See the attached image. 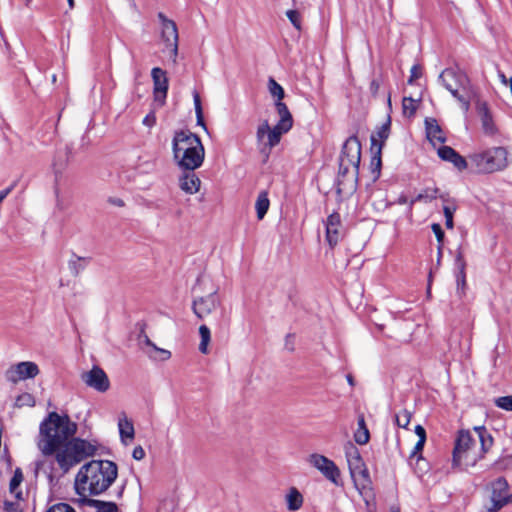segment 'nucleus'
Instances as JSON below:
<instances>
[{"instance_id": "58836bf2", "label": "nucleus", "mask_w": 512, "mask_h": 512, "mask_svg": "<svg viewBox=\"0 0 512 512\" xmlns=\"http://www.w3.org/2000/svg\"><path fill=\"white\" fill-rule=\"evenodd\" d=\"M370 439V434L368 429H357L354 434V440L356 443L360 445H365L368 443Z\"/></svg>"}, {"instance_id": "8fccbe9b", "label": "nucleus", "mask_w": 512, "mask_h": 512, "mask_svg": "<svg viewBox=\"0 0 512 512\" xmlns=\"http://www.w3.org/2000/svg\"><path fill=\"white\" fill-rule=\"evenodd\" d=\"M5 511L6 512H22V509H21L19 503L6 502L5 503Z\"/></svg>"}, {"instance_id": "13d9d810", "label": "nucleus", "mask_w": 512, "mask_h": 512, "mask_svg": "<svg viewBox=\"0 0 512 512\" xmlns=\"http://www.w3.org/2000/svg\"><path fill=\"white\" fill-rule=\"evenodd\" d=\"M397 203H398V204H407V203H409V204H410V201H408V198H407L405 195H401V196L398 198Z\"/></svg>"}, {"instance_id": "7ed1b4c3", "label": "nucleus", "mask_w": 512, "mask_h": 512, "mask_svg": "<svg viewBox=\"0 0 512 512\" xmlns=\"http://www.w3.org/2000/svg\"><path fill=\"white\" fill-rule=\"evenodd\" d=\"M117 465L110 460H92L76 474L75 490L83 498L105 492L116 480Z\"/></svg>"}, {"instance_id": "72a5a7b5", "label": "nucleus", "mask_w": 512, "mask_h": 512, "mask_svg": "<svg viewBox=\"0 0 512 512\" xmlns=\"http://www.w3.org/2000/svg\"><path fill=\"white\" fill-rule=\"evenodd\" d=\"M411 420V414L408 410L403 409L395 415V423L401 428H407Z\"/></svg>"}, {"instance_id": "09e8293b", "label": "nucleus", "mask_w": 512, "mask_h": 512, "mask_svg": "<svg viewBox=\"0 0 512 512\" xmlns=\"http://www.w3.org/2000/svg\"><path fill=\"white\" fill-rule=\"evenodd\" d=\"M145 455H146V453H145L144 449L142 448V446L138 445L133 449L132 457L135 460L140 461L145 457Z\"/></svg>"}, {"instance_id": "79ce46f5", "label": "nucleus", "mask_w": 512, "mask_h": 512, "mask_svg": "<svg viewBox=\"0 0 512 512\" xmlns=\"http://www.w3.org/2000/svg\"><path fill=\"white\" fill-rule=\"evenodd\" d=\"M345 455H346L347 462L361 456L357 447L355 445H353L352 443H348L345 446Z\"/></svg>"}, {"instance_id": "f8f14e48", "label": "nucleus", "mask_w": 512, "mask_h": 512, "mask_svg": "<svg viewBox=\"0 0 512 512\" xmlns=\"http://www.w3.org/2000/svg\"><path fill=\"white\" fill-rule=\"evenodd\" d=\"M490 506L488 512H497L505 506V497L508 495L509 484L504 477H499L490 483Z\"/></svg>"}, {"instance_id": "aec40b11", "label": "nucleus", "mask_w": 512, "mask_h": 512, "mask_svg": "<svg viewBox=\"0 0 512 512\" xmlns=\"http://www.w3.org/2000/svg\"><path fill=\"white\" fill-rule=\"evenodd\" d=\"M118 429L120 434L121 442L124 445H129L135 436L134 425L126 414L122 413L118 419Z\"/></svg>"}, {"instance_id": "a878e982", "label": "nucleus", "mask_w": 512, "mask_h": 512, "mask_svg": "<svg viewBox=\"0 0 512 512\" xmlns=\"http://www.w3.org/2000/svg\"><path fill=\"white\" fill-rule=\"evenodd\" d=\"M438 192L439 190L436 187H428L423 189L414 199L410 200V208L416 202H431L432 200L437 198Z\"/></svg>"}, {"instance_id": "864d4df0", "label": "nucleus", "mask_w": 512, "mask_h": 512, "mask_svg": "<svg viewBox=\"0 0 512 512\" xmlns=\"http://www.w3.org/2000/svg\"><path fill=\"white\" fill-rule=\"evenodd\" d=\"M14 187H15V184H12L8 188H6L0 192V204L11 193V191L14 189Z\"/></svg>"}, {"instance_id": "37998d69", "label": "nucleus", "mask_w": 512, "mask_h": 512, "mask_svg": "<svg viewBox=\"0 0 512 512\" xmlns=\"http://www.w3.org/2000/svg\"><path fill=\"white\" fill-rule=\"evenodd\" d=\"M454 211L455 209L454 208H451L449 206H444L443 208V212H444V216H445V225L448 229H452L453 228V214H454Z\"/></svg>"}, {"instance_id": "680f3d73", "label": "nucleus", "mask_w": 512, "mask_h": 512, "mask_svg": "<svg viewBox=\"0 0 512 512\" xmlns=\"http://www.w3.org/2000/svg\"><path fill=\"white\" fill-rule=\"evenodd\" d=\"M112 203L120 207L124 205V202L121 199H115Z\"/></svg>"}, {"instance_id": "5701e85b", "label": "nucleus", "mask_w": 512, "mask_h": 512, "mask_svg": "<svg viewBox=\"0 0 512 512\" xmlns=\"http://www.w3.org/2000/svg\"><path fill=\"white\" fill-rule=\"evenodd\" d=\"M371 171L374 174V178H378L380 175L382 160H381V144H378V140L375 136L371 138Z\"/></svg>"}, {"instance_id": "e2e57ef3", "label": "nucleus", "mask_w": 512, "mask_h": 512, "mask_svg": "<svg viewBox=\"0 0 512 512\" xmlns=\"http://www.w3.org/2000/svg\"><path fill=\"white\" fill-rule=\"evenodd\" d=\"M347 381H348V383H349L351 386H353V385H354L353 377H352L351 375H348V376H347Z\"/></svg>"}, {"instance_id": "3c124183", "label": "nucleus", "mask_w": 512, "mask_h": 512, "mask_svg": "<svg viewBox=\"0 0 512 512\" xmlns=\"http://www.w3.org/2000/svg\"><path fill=\"white\" fill-rule=\"evenodd\" d=\"M424 444H425V441L423 440H418L417 443L415 444L414 446V449L410 455V457H415L419 452L422 451L423 447H424Z\"/></svg>"}, {"instance_id": "bb28decb", "label": "nucleus", "mask_w": 512, "mask_h": 512, "mask_svg": "<svg viewBox=\"0 0 512 512\" xmlns=\"http://www.w3.org/2000/svg\"><path fill=\"white\" fill-rule=\"evenodd\" d=\"M24 479L23 472L21 468H16L14 471V475L9 483V490L12 494L16 496V498H21V491L19 490V486Z\"/></svg>"}, {"instance_id": "20e7f679", "label": "nucleus", "mask_w": 512, "mask_h": 512, "mask_svg": "<svg viewBox=\"0 0 512 512\" xmlns=\"http://www.w3.org/2000/svg\"><path fill=\"white\" fill-rule=\"evenodd\" d=\"M172 151L176 164L186 171L199 168L205 158L201 139L189 130H179L174 133Z\"/></svg>"}, {"instance_id": "f3484780", "label": "nucleus", "mask_w": 512, "mask_h": 512, "mask_svg": "<svg viewBox=\"0 0 512 512\" xmlns=\"http://www.w3.org/2000/svg\"><path fill=\"white\" fill-rule=\"evenodd\" d=\"M325 227L326 241L330 247L336 246L342 237L340 215L336 212L330 214L325 222Z\"/></svg>"}, {"instance_id": "9d476101", "label": "nucleus", "mask_w": 512, "mask_h": 512, "mask_svg": "<svg viewBox=\"0 0 512 512\" xmlns=\"http://www.w3.org/2000/svg\"><path fill=\"white\" fill-rule=\"evenodd\" d=\"M38 374L39 368L36 363L23 361L9 367L5 372V377L7 381L16 384L19 381L34 378Z\"/></svg>"}, {"instance_id": "6e6552de", "label": "nucleus", "mask_w": 512, "mask_h": 512, "mask_svg": "<svg viewBox=\"0 0 512 512\" xmlns=\"http://www.w3.org/2000/svg\"><path fill=\"white\" fill-rule=\"evenodd\" d=\"M161 22V39L165 47L170 50V58L174 64L178 56V30L176 23L168 19L163 13H158Z\"/></svg>"}, {"instance_id": "393cba45", "label": "nucleus", "mask_w": 512, "mask_h": 512, "mask_svg": "<svg viewBox=\"0 0 512 512\" xmlns=\"http://www.w3.org/2000/svg\"><path fill=\"white\" fill-rule=\"evenodd\" d=\"M269 207H270V200L268 198V192L265 190L261 191L258 194V197L255 202L256 214H257V218L259 220H262L265 217Z\"/></svg>"}, {"instance_id": "423d86ee", "label": "nucleus", "mask_w": 512, "mask_h": 512, "mask_svg": "<svg viewBox=\"0 0 512 512\" xmlns=\"http://www.w3.org/2000/svg\"><path fill=\"white\" fill-rule=\"evenodd\" d=\"M439 81L460 103L462 110L467 112L471 101V91L467 76L453 68H446L439 75Z\"/></svg>"}, {"instance_id": "e433bc0d", "label": "nucleus", "mask_w": 512, "mask_h": 512, "mask_svg": "<svg viewBox=\"0 0 512 512\" xmlns=\"http://www.w3.org/2000/svg\"><path fill=\"white\" fill-rule=\"evenodd\" d=\"M450 162L460 171H463L470 167L469 157L465 159L458 152Z\"/></svg>"}, {"instance_id": "7c9ffc66", "label": "nucleus", "mask_w": 512, "mask_h": 512, "mask_svg": "<svg viewBox=\"0 0 512 512\" xmlns=\"http://www.w3.org/2000/svg\"><path fill=\"white\" fill-rule=\"evenodd\" d=\"M36 404V400L34 396L30 393L24 392L17 396L14 406L16 408H23V407H34Z\"/></svg>"}, {"instance_id": "4468645a", "label": "nucleus", "mask_w": 512, "mask_h": 512, "mask_svg": "<svg viewBox=\"0 0 512 512\" xmlns=\"http://www.w3.org/2000/svg\"><path fill=\"white\" fill-rule=\"evenodd\" d=\"M347 463L356 488L359 490L361 494H363V491L369 488L371 481L369 477V472L366 469L361 456H359L356 459H352Z\"/></svg>"}, {"instance_id": "de8ad7c7", "label": "nucleus", "mask_w": 512, "mask_h": 512, "mask_svg": "<svg viewBox=\"0 0 512 512\" xmlns=\"http://www.w3.org/2000/svg\"><path fill=\"white\" fill-rule=\"evenodd\" d=\"M81 260V258H78L77 260L69 262V268L74 276H78V274L84 269V265L80 263Z\"/></svg>"}, {"instance_id": "a19ab883", "label": "nucleus", "mask_w": 512, "mask_h": 512, "mask_svg": "<svg viewBox=\"0 0 512 512\" xmlns=\"http://www.w3.org/2000/svg\"><path fill=\"white\" fill-rule=\"evenodd\" d=\"M45 512H76L75 509L67 503H56L50 506Z\"/></svg>"}, {"instance_id": "4d7b16f0", "label": "nucleus", "mask_w": 512, "mask_h": 512, "mask_svg": "<svg viewBox=\"0 0 512 512\" xmlns=\"http://www.w3.org/2000/svg\"><path fill=\"white\" fill-rule=\"evenodd\" d=\"M358 429H367L363 416L358 419Z\"/></svg>"}, {"instance_id": "a211bd4d", "label": "nucleus", "mask_w": 512, "mask_h": 512, "mask_svg": "<svg viewBox=\"0 0 512 512\" xmlns=\"http://www.w3.org/2000/svg\"><path fill=\"white\" fill-rule=\"evenodd\" d=\"M427 139L433 144H442L446 141L445 134L434 118H426L425 120Z\"/></svg>"}, {"instance_id": "c03bdc74", "label": "nucleus", "mask_w": 512, "mask_h": 512, "mask_svg": "<svg viewBox=\"0 0 512 512\" xmlns=\"http://www.w3.org/2000/svg\"><path fill=\"white\" fill-rule=\"evenodd\" d=\"M286 16L296 29L299 30L301 28L300 15L296 10H288Z\"/></svg>"}, {"instance_id": "6e6d98bb", "label": "nucleus", "mask_w": 512, "mask_h": 512, "mask_svg": "<svg viewBox=\"0 0 512 512\" xmlns=\"http://www.w3.org/2000/svg\"><path fill=\"white\" fill-rule=\"evenodd\" d=\"M145 343H146L147 345H149V346L153 347L154 349L158 350V348H157V347H156V346L151 342V340H150L148 337H146V339H145ZM159 351H161L162 353H164V354L166 355V358H169V357H170V355H171V354H170V352H169V351H167V350L159 349Z\"/></svg>"}, {"instance_id": "473e14b6", "label": "nucleus", "mask_w": 512, "mask_h": 512, "mask_svg": "<svg viewBox=\"0 0 512 512\" xmlns=\"http://www.w3.org/2000/svg\"><path fill=\"white\" fill-rule=\"evenodd\" d=\"M403 113L406 116H413L417 110L416 101L411 97H404L402 101Z\"/></svg>"}, {"instance_id": "0eeeda50", "label": "nucleus", "mask_w": 512, "mask_h": 512, "mask_svg": "<svg viewBox=\"0 0 512 512\" xmlns=\"http://www.w3.org/2000/svg\"><path fill=\"white\" fill-rule=\"evenodd\" d=\"M361 160V144L356 136L349 137L342 148L339 158V175L346 176L352 173L354 177L358 175L359 164Z\"/></svg>"}, {"instance_id": "ddd939ff", "label": "nucleus", "mask_w": 512, "mask_h": 512, "mask_svg": "<svg viewBox=\"0 0 512 512\" xmlns=\"http://www.w3.org/2000/svg\"><path fill=\"white\" fill-rule=\"evenodd\" d=\"M285 133L287 131H282V128L278 125L271 128L268 122L264 121L258 126L256 137L258 143L263 144L268 149H272L280 142L282 135Z\"/></svg>"}, {"instance_id": "cd10ccee", "label": "nucleus", "mask_w": 512, "mask_h": 512, "mask_svg": "<svg viewBox=\"0 0 512 512\" xmlns=\"http://www.w3.org/2000/svg\"><path fill=\"white\" fill-rule=\"evenodd\" d=\"M268 90L271 96L275 99V103L283 102V98L285 96V92L283 87L276 82V80L272 77L268 80Z\"/></svg>"}, {"instance_id": "5fc2aeb1", "label": "nucleus", "mask_w": 512, "mask_h": 512, "mask_svg": "<svg viewBox=\"0 0 512 512\" xmlns=\"http://www.w3.org/2000/svg\"><path fill=\"white\" fill-rule=\"evenodd\" d=\"M143 124L148 126V127H151L155 124V116L153 114H149L147 115L144 119H143Z\"/></svg>"}, {"instance_id": "0e129e2a", "label": "nucleus", "mask_w": 512, "mask_h": 512, "mask_svg": "<svg viewBox=\"0 0 512 512\" xmlns=\"http://www.w3.org/2000/svg\"><path fill=\"white\" fill-rule=\"evenodd\" d=\"M68 1V4H69V7L72 9L74 8V0H67Z\"/></svg>"}, {"instance_id": "ea45409f", "label": "nucleus", "mask_w": 512, "mask_h": 512, "mask_svg": "<svg viewBox=\"0 0 512 512\" xmlns=\"http://www.w3.org/2000/svg\"><path fill=\"white\" fill-rule=\"evenodd\" d=\"M456 266L459 269V273L457 275V282H458V284L460 282L462 284H464L465 283V273H464L465 262H464L463 257H462L461 254H458V256L456 258Z\"/></svg>"}, {"instance_id": "412c9836", "label": "nucleus", "mask_w": 512, "mask_h": 512, "mask_svg": "<svg viewBox=\"0 0 512 512\" xmlns=\"http://www.w3.org/2000/svg\"><path fill=\"white\" fill-rule=\"evenodd\" d=\"M478 113L480 116L483 132L488 136H493L497 133V127L493 121L492 115L486 103L478 105Z\"/></svg>"}, {"instance_id": "bf43d9fd", "label": "nucleus", "mask_w": 512, "mask_h": 512, "mask_svg": "<svg viewBox=\"0 0 512 512\" xmlns=\"http://www.w3.org/2000/svg\"><path fill=\"white\" fill-rule=\"evenodd\" d=\"M499 78L504 85L509 84V79L506 78L504 73H499Z\"/></svg>"}, {"instance_id": "c756f323", "label": "nucleus", "mask_w": 512, "mask_h": 512, "mask_svg": "<svg viewBox=\"0 0 512 512\" xmlns=\"http://www.w3.org/2000/svg\"><path fill=\"white\" fill-rule=\"evenodd\" d=\"M193 100H194V107H195L197 124L199 126H201L206 132H208V128H207V126L205 124V121H204V116H203V110H202L200 95L196 91H194V93H193Z\"/></svg>"}, {"instance_id": "c9c22d12", "label": "nucleus", "mask_w": 512, "mask_h": 512, "mask_svg": "<svg viewBox=\"0 0 512 512\" xmlns=\"http://www.w3.org/2000/svg\"><path fill=\"white\" fill-rule=\"evenodd\" d=\"M88 501L97 504L96 512H118V507L113 502H100L95 500Z\"/></svg>"}, {"instance_id": "f704fd0d", "label": "nucleus", "mask_w": 512, "mask_h": 512, "mask_svg": "<svg viewBox=\"0 0 512 512\" xmlns=\"http://www.w3.org/2000/svg\"><path fill=\"white\" fill-rule=\"evenodd\" d=\"M494 404L502 410L512 412V395L498 397L494 399Z\"/></svg>"}, {"instance_id": "4be33fe9", "label": "nucleus", "mask_w": 512, "mask_h": 512, "mask_svg": "<svg viewBox=\"0 0 512 512\" xmlns=\"http://www.w3.org/2000/svg\"><path fill=\"white\" fill-rule=\"evenodd\" d=\"M275 109L279 115V121L276 125L282 128V131H289L293 126V117L284 102L275 103Z\"/></svg>"}, {"instance_id": "2f4dec72", "label": "nucleus", "mask_w": 512, "mask_h": 512, "mask_svg": "<svg viewBox=\"0 0 512 512\" xmlns=\"http://www.w3.org/2000/svg\"><path fill=\"white\" fill-rule=\"evenodd\" d=\"M390 124H391V122H390V118H389L388 121L386 123H384L380 128H378L376 133L371 136V138L373 136H375L377 138L378 144H381V149L383 148V146L385 144V141L389 137V134H390Z\"/></svg>"}, {"instance_id": "dca6fc26", "label": "nucleus", "mask_w": 512, "mask_h": 512, "mask_svg": "<svg viewBox=\"0 0 512 512\" xmlns=\"http://www.w3.org/2000/svg\"><path fill=\"white\" fill-rule=\"evenodd\" d=\"M151 77L154 85L155 100L163 103L168 92V78L166 71L159 67H154L151 70Z\"/></svg>"}, {"instance_id": "f03ea898", "label": "nucleus", "mask_w": 512, "mask_h": 512, "mask_svg": "<svg viewBox=\"0 0 512 512\" xmlns=\"http://www.w3.org/2000/svg\"><path fill=\"white\" fill-rule=\"evenodd\" d=\"M493 443V437L485 426H475L473 432L464 429L458 431L453 448V465L464 468L475 466Z\"/></svg>"}, {"instance_id": "f257e3e1", "label": "nucleus", "mask_w": 512, "mask_h": 512, "mask_svg": "<svg viewBox=\"0 0 512 512\" xmlns=\"http://www.w3.org/2000/svg\"><path fill=\"white\" fill-rule=\"evenodd\" d=\"M77 424L68 415L49 413L39 429L37 446L44 456H54L59 468L66 474L84 459L97 454L95 441L75 437Z\"/></svg>"}, {"instance_id": "9b49d317", "label": "nucleus", "mask_w": 512, "mask_h": 512, "mask_svg": "<svg viewBox=\"0 0 512 512\" xmlns=\"http://www.w3.org/2000/svg\"><path fill=\"white\" fill-rule=\"evenodd\" d=\"M80 378L87 387L97 392L104 393L110 388V380L99 366H93L90 370L82 372Z\"/></svg>"}, {"instance_id": "c85d7f7f", "label": "nucleus", "mask_w": 512, "mask_h": 512, "mask_svg": "<svg viewBox=\"0 0 512 512\" xmlns=\"http://www.w3.org/2000/svg\"><path fill=\"white\" fill-rule=\"evenodd\" d=\"M199 335L201 338V341L199 344V351L203 354H207L209 352L208 345L211 341L210 329L206 325H201L199 327Z\"/></svg>"}, {"instance_id": "052dcab7", "label": "nucleus", "mask_w": 512, "mask_h": 512, "mask_svg": "<svg viewBox=\"0 0 512 512\" xmlns=\"http://www.w3.org/2000/svg\"><path fill=\"white\" fill-rule=\"evenodd\" d=\"M512 503V493L511 494H508L506 497H505V506L507 504H510Z\"/></svg>"}, {"instance_id": "603ef678", "label": "nucleus", "mask_w": 512, "mask_h": 512, "mask_svg": "<svg viewBox=\"0 0 512 512\" xmlns=\"http://www.w3.org/2000/svg\"><path fill=\"white\" fill-rule=\"evenodd\" d=\"M415 433L418 436V440L426 441V431L421 425L415 427Z\"/></svg>"}, {"instance_id": "39448f33", "label": "nucleus", "mask_w": 512, "mask_h": 512, "mask_svg": "<svg viewBox=\"0 0 512 512\" xmlns=\"http://www.w3.org/2000/svg\"><path fill=\"white\" fill-rule=\"evenodd\" d=\"M470 168L479 174H491L507 169L512 163V148L493 146L469 154Z\"/></svg>"}, {"instance_id": "6ab92c4d", "label": "nucleus", "mask_w": 512, "mask_h": 512, "mask_svg": "<svg viewBox=\"0 0 512 512\" xmlns=\"http://www.w3.org/2000/svg\"><path fill=\"white\" fill-rule=\"evenodd\" d=\"M201 180L194 171H187L179 178V187L187 194H195L199 191Z\"/></svg>"}, {"instance_id": "2eb2a0df", "label": "nucleus", "mask_w": 512, "mask_h": 512, "mask_svg": "<svg viewBox=\"0 0 512 512\" xmlns=\"http://www.w3.org/2000/svg\"><path fill=\"white\" fill-rule=\"evenodd\" d=\"M220 305L217 297V290L209 293L207 296L195 298L192 302V310L199 319L209 316Z\"/></svg>"}, {"instance_id": "1a4fd4ad", "label": "nucleus", "mask_w": 512, "mask_h": 512, "mask_svg": "<svg viewBox=\"0 0 512 512\" xmlns=\"http://www.w3.org/2000/svg\"><path fill=\"white\" fill-rule=\"evenodd\" d=\"M308 462L333 484L341 485L340 470L332 460L324 455L314 453L309 456Z\"/></svg>"}, {"instance_id": "b1692460", "label": "nucleus", "mask_w": 512, "mask_h": 512, "mask_svg": "<svg viewBox=\"0 0 512 512\" xmlns=\"http://www.w3.org/2000/svg\"><path fill=\"white\" fill-rule=\"evenodd\" d=\"M285 502L287 510L295 512L303 506L304 498L296 487H290L285 495Z\"/></svg>"}, {"instance_id": "49530a36", "label": "nucleus", "mask_w": 512, "mask_h": 512, "mask_svg": "<svg viewBox=\"0 0 512 512\" xmlns=\"http://www.w3.org/2000/svg\"><path fill=\"white\" fill-rule=\"evenodd\" d=\"M422 76L421 67L418 65H413L410 70V77L408 79V83L412 84L415 80L419 79Z\"/></svg>"}, {"instance_id": "a18cd8bd", "label": "nucleus", "mask_w": 512, "mask_h": 512, "mask_svg": "<svg viewBox=\"0 0 512 512\" xmlns=\"http://www.w3.org/2000/svg\"><path fill=\"white\" fill-rule=\"evenodd\" d=\"M431 228H432V231H433V233L435 234V236L437 238V241L439 243V247L438 248L440 250L441 249V245H442L443 240H444V231H443L441 225L438 224V223H433Z\"/></svg>"}, {"instance_id": "4c0bfd02", "label": "nucleus", "mask_w": 512, "mask_h": 512, "mask_svg": "<svg viewBox=\"0 0 512 512\" xmlns=\"http://www.w3.org/2000/svg\"><path fill=\"white\" fill-rule=\"evenodd\" d=\"M456 151L449 146H442L438 149V156L444 160L450 162L456 155Z\"/></svg>"}, {"instance_id": "69168bd1", "label": "nucleus", "mask_w": 512, "mask_h": 512, "mask_svg": "<svg viewBox=\"0 0 512 512\" xmlns=\"http://www.w3.org/2000/svg\"><path fill=\"white\" fill-rule=\"evenodd\" d=\"M509 87H510V90H511V93H512V77L509 78Z\"/></svg>"}]
</instances>
